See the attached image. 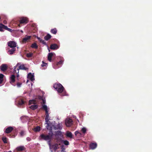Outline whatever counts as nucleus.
Masks as SVG:
<instances>
[{
	"label": "nucleus",
	"instance_id": "f257e3e1",
	"mask_svg": "<svg viewBox=\"0 0 152 152\" xmlns=\"http://www.w3.org/2000/svg\"><path fill=\"white\" fill-rule=\"evenodd\" d=\"M47 129L50 131L49 132L48 134H41L39 136V138L45 141H48V143L50 146L51 145V140L53 139V137L54 134L52 131V128L51 126H50L47 123Z\"/></svg>",
	"mask_w": 152,
	"mask_h": 152
},
{
	"label": "nucleus",
	"instance_id": "f03ea898",
	"mask_svg": "<svg viewBox=\"0 0 152 152\" xmlns=\"http://www.w3.org/2000/svg\"><path fill=\"white\" fill-rule=\"evenodd\" d=\"M53 87L57 91L58 93H62L60 95L61 96L66 95V92L64 90V88L62 85L60 83L54 84Z\"/></svg>",
	"mask_w": 152,
	"mask_h": 152
},
{
	"label": "nucleus",
	"instance_id": "7ed1b4c3",
	"mask_svg": "<svg viewBox=\"0 0 152 152\" xmlns=\"http://www.w3.org/2000/svg\"><path fill=\"white\" fill-rule=\"evenodd\" d=\"M14 70L13 72V73L14 74L16 73L17 74V77H19L18 73L19 70H26L28 69V68L25 67L24 64H21L20 63H18L16 66L14 67Z\"/></svg>",
	"mask_w": 152,
	"mask_h": 152
},
{
	"label": "nucleus",
	"instance_id": "20e7f679",
	"mask_svg": "<svg viewBox=\"0 0 152 152\" xmlns=\"http://www.w3.org/2000/svg\"><path fill=\"white\" fill-rule=\"evenodd\" d=\"M28 22V19L26 18L22 17L20 18V24L18 25L17 27H20V24H26Z\"/></svg>",
	"mask_w": 152,
	"mask_h": 152
},
{
	"label": "nucleus",
	"instance_id": "39448f33",
	"mask_svg": "<svg viewBox=\"0 0 152 152\" xmlns=\"http://www.w3.org/2000/svg\"><path fill=\"white\" fill-rule=\"evenodd\" d=\"M7 45L10 48H16L17 46V43L13 41H10L7 43Z\"/></svg>",
	"mask_w": 152,
	"mask_h": 152
},
{
	"label": "nucleus",
	"instance_id": "423d86ee",
	"mask_svg": "<svg viewBox=\"0 0 152 152\" xmlns=\"http://www.w3.org/2000/svg\"><path fill=\"white\" fill-rule=\"evenodd\" d=\"M72 120L70 118H67L65 121V124L67 126H70L72 124Z\"/></svg>",
	"mask_w": 152,
	"mask_h": 152
},
{
	"label": "nucleus",
	"instance_id": "0eeeda50",
	"mask_svg": "<svg viewBox=\"0 0 152 152\" xmlns=\"http://www.w3.org/2000/svg\"><path fill=\"white\" fill-rule=\"evenodd\" d=\"M97 145V144L96 143L91 142L89 145V148L90 149L94 150L96 148Z\"/></svg>",
	"mask_w": 152,
	"mask_h": 152
},
{
	"label": "nucleus",
	"instance_id": "6e6552de",
	"mask_svg": "<svg viewBox=\"0 0 152 152\" xmlns=\"http://www.w3.org/2000/svg\"><path fill=\"white\" fill-rule=\"evenodd\" d=\"M54 128L55 129H61L62 128V123L58 124L54 126Z\"/></svg>",
	"mask_w": 152,
	"mask_h": 152
},
{
	"label": "nucleus",
	"instance_id": "1a4fd4ad",
	"mask_svg": "<svg viewBox=\"0 0 152 152\" xmlns=\"http://www.w3.org/2000/svg\"><path fill=\"white\" fill-rule=\"evenodd\" d=\"M25 149L26 148L24 146H20L16 148V150L17 151H24Z\"/></svg>",
	"mask_w": 152,
	"mask_h": 152
},
{
	"label": "nucleus",
	"instance_id": "9d476101",
	"mask_svg": "<svg viewBox=\"0 0 152 152\" xmlns=\"http://www.w3.org/2000/svg\"><path fill=\"white\" fill-rule=\"evenodd\" d=\"M58 47L57 45L56 44H51L50 47V48L51 49L55 50L58 49Z\"/></svg>",
	"mask_w": 152,
	"mask_h": 152
},
{
	"label": "nucleus",
	"instance_id": "9b49d317",
	"mask_svg": "<svg viewBox=\"0 0 152 152\" xmlns=\"http://www.w3.org/2000/svg\"><path fill=\"white\" fill-rule=\"evenodd\" d=\"M1 70L3 71H6L7 69V66L6 64H2L0 67Z\"/></svg>",
	"mask_w": 152,
	"mask_h": 152
},
{
	"label": "nucleus",
	"instance_id": "f8f14e48",
	"mask_svg": "<svg viewBox=\"0 0 152 152\" xmlns=\"http://www.w3.org/2000/svg\"><path fill=\"white\" fill-rule=\"evenodd\" d=\"M15 76L14 75H11V76L10 77V83L13 85V83L15 81Z\"/></svg>",
	"mask_w": 152,
	"mask_h": 152
},
{
	"label": "nucleus",
	"instance_id": "ddd939ff",
	"mask_svg": "<svg viewBox=\"0 0 152 152\" xmlns=\"http://www.w3.org/2000/svg\"><path fill=\"white\" fill-rule=\"evenodd\" d=\"M16 50V48H12L11 49L9 50L8 51L9 54L10 55H12L15 53V51Z\"/></svg>",
	"mask_w": 152,
	"mask_h": 152
},
{
	"label": "nucleus",
	"instance_id": "4468645a",
	"mask_svg": "<svg viewBox=\"0 0 152 152\" xmlns=\"http://www.w3.org/2000/svg\"><path fill=\"white\" fill-rule=\"evenodd\" d=\"M13 129V128L11 126L7 128L5 130V132L8 134L11 132Z\"/></svg>",
	"mask_w": 152,
	"mask_h": 152
},
{
	"label": "nucleus",
	"instance_id": "2eb2a0df",
	"mask_svg": "<svg viewBox=\"0 0 152 152\" xmlns=\"http://www.w3.org/2000/svg\"><path fill=\"white\" fill-rule=\"evenodd\" d=\"M55 54L54 53H48V60L50 62L51 61L52 58L53 54Z\"/></svg>",
	"mask_w": 152,
	"mask_h": 152
},
{
	"label": "nucleus",
	"instance_id": "dca6fc26",
	"mask_svg": "<svg viewBox=\"0 0 152 152\" xmlns=\"http://www.w3.org/2000/svg\"><path fill=\"white\" fill-rule=\"evenodd\" d=\"M31 37V36H26V37L23 38L22 41L23 43L26 42L28 40L30 39Z\"/></svg>",
	"mask_w": 152,
	"mask_h": 152
},
{
	"label": "nucleus",
	"instance_id": "f3484780",
	"mask_svg": "<svg viewBox=\"0 0 152 152\" xmlns=\"http://www.w3.org/2000/svg\"><path fill=\"white\" fill-rule=\"evenodd\" d=\"M28 78L32 81L34 80V76L31 73H29L28 75Z\"/></svg>",
	"mask_w": 152,
	"mask_h": 152
},
{
	"label": "nucleus",
	"instance_id": "a211bd4d",
	"mask_svg": "<svg viewBox=\"0 0 152 152\" xmlns=\"http://www.w3.org/2000/svg\"><path fill=\"white\" fill-rule=\"evenodd\" d=\"M49 115L48 112L45 113V121L46 123H47L49 121Z\"/></svg>",
	"mask_w": 152,
	"mask_h": 152
},
{
	"label": "nucleus",
	"instance_id": "6ab92c4d",
	"mask_svg": "<svg viewBox=\"0 0 152 152\" xmlns=\"http://www.w3.org/2000/svg\"><path fill=\"white\" fill-rule=\"evenodd\" d=\"M57 30L56 28L52 29L50 30V32L54 34H56L57 33Z\"/></svg>",
	"mask_w": 152,
	"mask_h": 152
},
{
	"label": "nucleus",
	"instance_id": "aec40b11",
	"mask_svg": "<svg viewBox=\"0 0 152 152\" xmlns=\"http://www.w3.org/2000/svg\"><path fill=\"white\" fill-rule=\"evenodd\" d=\"M51 37V36L49 34H48L44 37V39L45 40L48 41L50 39Z\"/></svg>",
	"mask_w": 152,
	"mask_h": 152
},
{
	"label": "nucleus",
	"instance_id": "412c9836",
	"mask_svg": "<svg viewBox=\"0 0 152 152\" xmlns=\"http://www.w3.org/2000/svg\"><path fill=\"white\" fill-rule=\"evenodd\" d=\"M5 25H3L2 23H0V31L1 32H3L4 30L3 29H4Z\"/></svg>",
	"mask_w": 152,
	"mask_h": 152
},
{
	"label": "nucleus",
	"instance_id": "4be33fe9",
	"mask_svg": "<svg viewBox=\"0 0 152 152\" xmlns=\"http://www.w3.org/2000/svg\"><path fill=\"white\" fill-rule=\"evenodd\" d=\"M66 136L70 138H72V133L71 132H69V131L67 132L66 133Z\"/></svg>",
	"mask_w": 152,
	"mask_h": 152
},
{
	"label": "nucleus",
	"instance_id": "5701e85b",
	"mask_svg": "<svg viewBox=\"0 0 152 152\" xmlns=\"http://www.w3.org/2000/svg\"><path fill=\"white\" fill-rule=\"evenodd\" d=\"M30 107L31 109L34 110L37 108L38 106L37 105H31Z\"/></svg>",
	"mask_w": 152,
	"mask_h": 152
},
{
	"label": "nucleus",
	"instance_id": "b1692460",
	"mask_svg": "<svg viewBox=\"0 0 152 152\" xmlns=\"http://www.w3.org/2000/svg\"><path fill=\"white\" fill-rule=\"evenodd\" d=\"M39 41L40 42V43H42L43 44L45 45H47L46 43L45 42L44 40L41 39L39 37L37 38Z\"/></svg>",
	"mask_w": 152,
	"mask_h": 152
},
{
	"label": "nucleus",
	"instance_id": "393cba45",
	"mask_svg": "<svg viewBox=\"0 0 152 152\" xmlns=\"http://www.w3.org/2000/svg\"><path fill=\"white\" fill-rule=\"evenodd\" d=\"M42 108L43 110H44L45 111V113H47V112H48V111L47 107L46 105H43L42 107Z\"/></svg>",
	"mask_w": 152,
	"mask_h": 152
},
{
	"label": "nucleus",
	"instance_id": "a878e982",
	"mask_svg": "<svg viewBox=\"0 0 152 152\" xmlns=\"http://www.w3.org/2000/svg\"><path fill=\"white\" fill-rule=\"evenodd\" d=\"M4 76V75L2 74H0V84L3 81V78Z\"/></svg>",
	"mask_w": 152,
	"mask_h": 152
},
{
	"label": "nucleus",
	"instance_id": "bb28decb",
	"mask_svg": "<svg viewBox=\"0 0 152 152\" xmlns=\"http://www.w3.org/2000/svg\"><path fill=\"white\" fill-rule=\"evenodd\" d=\"M31 47L32 48L37 49L38 48V46L36 43H34L31 45Z\"/></svg>",
	"mask_w": 152,
	"mask_h": 152
},
{
	"label": "nucleus",
	"instance_id": "cd10ccee",
	"mask_svg": "<svg viewBox=\"0 0 152 152\" xmlns=\"http://www.w3.org/2000/svg\"><path fill=\"white\" fill-rule=\"evenodd\" d=\"M2 140L4 143H7V138L5 137H2Z\"/></svg>",
	"mask_w": 152,
	"mask_h": 152
},
{
	"label": "nucleus",
	"instance_id": "c85d7f7f",
	"mask_svg": "<svg viewBox=\"0 0 152 152\" xmlns=\"http://www.w3.org/2000/svg\"><path fill=\"white\" fill-rule=\"evenodd\" d=\"M61 134V132L60 131L56 132L54 134L55 136L56 137L58 135H60Z\"/></svg>",
	"mask_w": 152,
	"mask_h": 152
},
{
	"label": "nucleus",
	"instance_id": "c756f323",
	"mask_svg": "<svg viewBox=\"0 0 152 152\" xmlns=\"http://www.w3.org/2000/svg\"><path fill=\"white\" fill-rule=\"evenodd\" d=\"M33 55V53H27L26 54V56L28 58H30L32 57Z\"/></svg>",
	"mask_w": 152,
	"mask_h": 152
},
{
	"label": "nucleus",
	"instance_id": "7c9ffc66",
	"mask_svg": "<svg viewBox=\"0 0 152 152\" xmlns=\"http://www.w3.org/2000/svg\"><path fill=\"white\" fill-rule=\"evenodd\" d=\"M25 102L23 99H21L18 102V104L20 105H22L24 104Z\"/></svg>",
	"mask_w": 152,
	"mask_h": 152
},
{
	"label": "nucleus",
	"instance_id": "2f4dec72",
	"mask_svg": "<svg viewBox=\"0 0 152 152\" xmlns=\"http://www.w3.org/2000/svg\"><path fill=\"white\" fill-rule=\"evenodd\" d=\"M4 29L10 32H12V30L11 29L8 28L7 26H5Z\"/></svg>",
	"mask_w": 152,
	"mask_h": 152
},
{
	"label": "nucleus",
	"instance_id": "473e14b6",
	"mask_svg": "<svg viewBox=\"0 0 152 152\" xmlns=\"http://www.w3.org/2000/svg\"><path fill=\"white\" fill-rule=\"evenodd\" d=\"M22 84V83L17 82V83H16V86L18 87L19 88L21 87Z\"/></svg>",
	"mask_w": 152,
	"mask_h": 152
},
{
	"label": "nucleus",
	"instance_id": "72a5a7b5",
	"mask_svg": "<svg viewBox=\"0 0 152 152\" xmlns=\"http://www.w3.org/2000/svg\"><path fill=\"white\" fill-rule=\"evenodd\" d=\"M40 127L38 126L34 129V130L36 132H39L40 130Z\"/></svg>",
	"mask_w": 152,
	"mask_h": 152
},
{
	"label": "nucleus",
	"instance_id": "f704fd0d",
	"mask_svg": "<svg viewBox=\"0 0 152 152\" xmlns=\"http://www.w3.org/2000/svg\"><path fill=\"white\" fill-rule=\"evenodd\" d=\"M53 148L54 150H56L58 148V145L57 144H56L53 146Z\"/></svg>",
	"mask_w": 152,
	"mask_h": 152
},
{
	"label": "nucleus",
	"instance_id": "c9c22d12",
	"mask_svg": "<svg viewBox=\"0 0 152 152\" xmlns=\"http://www.w3.org/2000/svg\"><path fill=\"white\" fill-rule=\"evenodd\" d=\"M81 131L84 134L86 133V129L85 128H83L82 129Z\"/></svg>",
	"mask_w": 152,
	"mask_h": 152
},
{
	"label": "nucleus",
	"instance_id": "e433bc0d",
	"mask_svg": "<svg viewBox=\"0 0 152 152\" xmlns=\"http://www.w3.org/2000/svg\"><path fill=\"white\" fill-rule=\"evenodd\" d=\"M34 100H29V101L28 105H30L32 104L33 103H34Z\"/></svg>",
	"mask_w": 152,
	"mask_h": 152
},
{
	"label": "nucleus",
	"instance_id": "4c0bfd02",
	"mask_svg": "<svg viewBox=\"0 0 152 152\" xmlns=\"http://www.w3.org/2000/svg\"><path fill=\"white\" fill-rule=\"evenodd\" d=\"M25 133V132L24 131L22 130L20 132V135L21 136H23L24 135Z\"/></svg>",
	"mask_w": 152,
	"mask_h": 152
},
{
	"label": "nucleus",
	"instance_id": "58836bf2",
	"mask_svg": "<svg viewBox=\"0 0 152 152\" xmlns=\"http://www.w3.org/2000/svg\"><path fill=\"white\" fill-rule=\"evenodd\" d=\"M47 65V64L44 63L43 61H42V64H41V66L42 67H44V66H46Z\"/></svg>",
	"mask_w": 152,
	"mask_h": 152
},
{
	"label": "nucleus",
	"instance_id": "ea45409f",
	"mask_svg": "<svg viewBox=\"0 0 152 152\" xmlns=\"http://www.w3.org/2000/svg\"><path fill=\"white\" fill-rule=\"evenodd\" d=\"M64 143L65 145H68L69 144V142L67 140H65L64 141Z\"/></svg>",
	"mask_w": 152,
	"mask_h": 152
},
{
	"label": "nucleus",
	"instance_id": "a19ab883",
	"mask_svg": "<svg viewBox=\"0 0 152 152\" xmlns=\"http://www.w3.org/2000/svg\"><path fill=\"white\" fill-rule=\"evenodd\" d=\"M63 62V61H62V60H60V61H59L57 63V65H60V64H62Z\"/></svg>",
	"mask_w": 152,
	"mask_h": 152
},
{
	"label": "nucleus",
	"instance_id": "79ce46f5",
	"mask_svg": "<svg viewBox=\"0 0 152 152\" xmlns=\"http://www.w3.org/2000/svg\"><path fill=\"white\" fill-rule=\"evenodd\" d=\"M79 133V132L78 131H77L75 132V135L76 136H77V135Z\"/></svg>",
	"mask_w": 152,
	"mask_h": 152
},
{
	"label": "nucleus",
	"instance_id": "37998d69",
	"mask_svg": "<svg viewBox=\"0 0 152 152\" xmlns=\"http://www.w3.org/2000/svg\"><path fill=\"white\" fill-rule=\"evenodd\" d=\"M26 140L28 141H30L31 140V138L28 137L26 138Z\"/></svg>",
	"mask_w": 152,
	"mask_h": 152
},
{
	"label": "nucleus",
	"instance_id": "c03bdc74",
	"mask_svg": "<svg viewBox=\"0 0 152 152\" xmlns=\"http://www.w3.org/2000/svg\"><path fill=\"white\" fill-rule=\"evenodd\" d=\"M3 23L4 24H7V22L6 20H4L3 21Z\"/></svg>",
	"mask_w": 152,
	"mask_h": 152
},
{
	"label": "nucleus",
	"instance_id": "a18cd8bd",
	"mask_svg": "<svg viewBox=\"0 0 152 152\" xmlns=\"http://www.w3.org/2000/svg\"><path fill=\"white\" fill-rule=\"evenodd\" d=\"M78 134L79 135V136H81V135H82L81 133L80 132H79V134Z\"/></svg>",
	"mask_w": 152,
	"mask_h": 152
},
{
	"label": "nucleus",
	"instance_id": "49530a36",
	"mask_svg": "<svg viewBox=\"0 0 152 152\" xmlns=\"http://www.w3.org/2000/svg\"><path fill=\"white\" fill-rule=\"evenodd\" d=\"M39 99H42V97L41 96H40L39 97Z\"/></svg>",
	"mask_w": 152,
	"mask_h": 152
},
{
	"label": "nucleus",
	"instance_id": "de8ad7c7",
	"mask_svg": "<svg viewBox=\"0 0 152 152\" xmlns=\"http://www.w3.org/2000/svg\"><path fill=\"white\" fill-rule=\"evenodd\" d=\"M15 136V135H12V137H14Z\"/></svg>",
	"mask_w": 152,
	"mask_h": 152
},
{
	"label": "nucleus",
	"instance_id": "09e8293b",
	"mask_svg": "<svg viewBox=\"0 0 152 152\" xmlns=\"http://www.w3.org/2000/svg\"><path fill=\"white\" fill-rule=\"evenodd\" d=\"M21 31L22 33L23 32V31L22 30H21V31Z\"/></svg>",
	"mask_w": 152,
	"mask_h": 152
},
{
	"label": "nucleus",
	"instance_id": "8fccbe9b",
	"mask_svg": "<svg viewBox=\"0 0 152 152\" xmlns=\"http://www.w3.org/2000/svg\"><path fill=\"white\" fill-rule=\"evenodd\" d=\"M8 152H12L11 151H9Z\"/></svg>",
	"mask_w": 152,
	"mask_h": 152
},
{
	"label": "nucleus",
	"instance_id": "3c124183",
	"mask_svg": "<svg viewBox=\"0 0 152 152\" xmlns=\"http://www.w3.org/2000/svg\"><path fill=\"white\" fill-rule=\"evenodd\" d=\"M48 50H49V52H50V50H49V49H48Z\"/></svg>",
	"mask_w": 152,
	"mask_h": 152
},
{
	"label": "nucleus",
	"instance_id": "603ef678",
	"mask_svg": "<svg viewBox=\"0 0 152 152\" xmlns=\"http://www.w3.org/2000/svg\"><path fill=\"white\" fill-rule=\"evenodd\" d=\"M1 19V18H0V19Z\"/></svg>",
	"mask_w": 152,
	"mask_h": 152
}]
</instances>
